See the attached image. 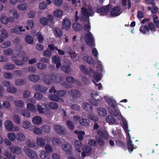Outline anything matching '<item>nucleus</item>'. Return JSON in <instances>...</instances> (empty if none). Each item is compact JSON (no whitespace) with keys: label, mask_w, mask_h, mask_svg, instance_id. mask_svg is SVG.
<instances>
[{"label":"nucleus","mask_w":159,"mask_h":159,"mask_svg":"<svg viewBox=\"0 0 159 159\" xmlns=\"http://www.w3.org/2000/svg\"><path fill=\"white\" fill-rule=\"evenodd\" d=\"M25 40L28 43L31 44L33 42L34 39L30 35H28L25 37Z\"/></svg>","instance_id":"obj_45"},{"label":"nucleus","mask_w":159,"mask_h":159,"mask_svg":"<svg viewBox=\"0 0 159 159\" xmlns=\"http://www.w3.org/2000/svg\"><path fill=\"white\" fill-rule=\"evenodd\" d=\"M66 125L71 130H73L75 128V125L70 120L67 121Z\"/></svg>","instance_id":"obj_46"},{"label":"nucleus","mask_w":159,"mask_h":159,"mask_svg":"<svg viewBox=\"0 0 159 159\" xmlns=\"http://www.w3.org/2000/svg\"><path fill=\"white\" fill-rule=\"evenodd\" d=\"M148 25L149 30H150L151 31L153 32H155L156 30L155 27L152 23L150 22H149Z\"/></svg>","instance_id":"obj_51"},{"label":"nucleus","mask_w":159,"mask_h":159,"mask_svg":"<svg viewBox=\"0 0 159 159\" xmlns=\"http://www.w3.org/2000/svg\"><path fill=\"white\" fill-rule=\"evenodd\" d=\"M13 52V49L11 48H8L5 49L3 51V54L6 55H10Z\"/></svg>","instance_id":"obj_42"},{"label":"nucleus","mask_w":159,"mask_h":159,"mask_svg":"<svg viewBox=\"0 0 159 159\" xmlns=\"http://www.w3.org/2000/svg\"><path fill=\"white\" fill-rule=\"evenodd\" d=\"M45 149L46 152L49 153L52 152L53 148L51 145L48 144H47L45 146Z\"/></svg>","instance_id":"obj_47"},{"label":"nucleus","mask_w":159,"mask_h":159,"mask_svg":"<svg viewBox=\"0 0 159 159\" xmlns=\"http://www.w3.org/2000/svg\"><path fill=\"white\" fill-rule=\"evenodd\" d=\"M54 129L57 134L60 135H64L66 133V128L60 125H55L54 126Z\"/></svg>","instance_id":"obj_3"},{"label":"nucleus","mask_w":159,"mask_h":159,"mask_svg":"<svg viewBox=\"0 0 159 159\" xmlns=\"http://www.w3.org/2000/svg\"><path fill=\"white\" fill-rule=\"evenodd\" d=\"M39 155L42 159H49L50 158V154L44 150L40 152Z\"/></svg>","instance_id":"obj_21"},{"label":"nucleus","mask_w":159,"mask_h":159,"mask_svg":"<svg viewBox=\"0 0 159 159\" xmlns=\"http://www.w3.org/2000/svg\"><path fill=\"white\" fill-rule=\"evenodd\" d=\"M11 44V43L9 41L4 42L1 45V47L2 48H6L9 46Z\"/></svg>","instance_id":"obj_59"},{"label":"nucleus","mask_w":159,"mask_h":159,"mask_svg":"<svg viewBox=\"0 0 159 159\" xmlns=\"http://www.w3.org/2000/svg\"><path fill=\"white\" fill-rule=\"evenodd\" d=\"M49 107L52 109H56L58 107V104L54 102H51L48 104Z\"/></svg>","instance_id":"obj_43"},{"label":"nucleus","mask_w":159,"mask_h":159,"mask_svg":"<svg viewBox=\"0 0 159 159\" xmlns=\"http://www.w3.org/2000/svg\"><path fill=\"white\" fill-rule=\"evenodd\" d=\"M91 147L86 146L83 147V152H82V156L83 157H84L86 156V154L89 153L91 152Z\"/></svg>","instance_id":"obj_19"},{"label":"nucleus","mask_w":159,"mask_h":159,"mask_svg":"<svg viewBox=\"0 0 159 159\" xmlns=\"http://www.w3.org/2000/svg\"><path fill=\"white\" fill-rule=\"evenodd\" d=\"M120 118H121L122 120L123 125V127L126 133L127 136H129V138H131V136L130 135L129 133V132L130 131V130L128 128L127 121L125 119L122 115H121V117Z\"/></svg>","instance_id":"obj_10"},{"label":"nucleus","mask_w":159,"mask_h":159,"mask_svg":"<svg viewBox=\"0 0 159 159\" xmlns=\"http://www.w3.org/2000/svg\"><path fill=\"white\" fill-rule=\"evenodd\" d=\"M37 144L40 147H43L45 144V140L42 138L37 139L36 141Z\"/></svg>","instance_id":"obj_25"},{"label":"nucleus","mask_w":159,"mask_h":159,"mask_svg":"<svg viewBox=\"0 0 159 159\" xmlns=\"http://www.w3.org/2000/svg\"><path fill=\"white\" fill-rule=\"evenodd\" d=\"M52 2L57 6H60L62 4V0H52Z\"/></svg>","instance_id":"obj_56"},{"label":"nucleus","mask_w":159,"mask_h":159,"mask_svg":"<svg viewBox=\"0 0 159 159\" xmlns=\"http://www.w3.org/2000/svg\"><path fill=\"white\" fill-rule=\"evenodd\" d=\"M85 40L86 43L88 46L91 47H94L95 46L93 37L91 32H89L85 34Z\"/></svg>","instance_id":"obj_2"},{"label":"nucleus","mask_w":159,"mask_h":159,"mask_svg":"<svg viewBox=\"0 0 159 159\" xmlns=\"http://www.w3.org/2000/svg\"><path fill=\"white\" fill-rule=\"evenodd\" d=\"M88 144L91 146H96L97 145V142L94 139H90L88 142Z\"/></svg>","instance_id":"obj_58"},{"label":"nucleus","mask_w":159,"mask_h":159,"mask_svg":"<svg viewBox=\"0 0 159 159\" xmlns=\"http://www.w3.org/2000/svg\"><path fill=\"white\" fill-rule=\"evenodd\" d=\"M39 22L41 24L44 26L47 25L48 23L47 18L44 17H41L40 18Z\"/></svg>","instance_id":"obj_37"},{"label":"nucleus","mask_w":159,"mask_h":159,"mask_svg":"<svg viewBox=\"0 0 159 159\" xmlns=\"http://www.w3.org/2000/svg\"><path fill=\"white\" fill-rule=\"evenodd\" d=\"M63 14V11L60 9H57L55 10L53 13L54 16L57 18L61 17Z\"/></svg>","instance_id":"obj_26"},{"label":"nucleus","mask_w":159,"mask_h":159,"mask_svg":"<svg viewBox=\"0 0 159 159\" xmlns=\"http://www.w3.org/2000/svg\"><path fill=\"white\" fill-rule=\"evenodd\" d=\"M84 60L88 63L92 64L94 63V60L91 57L89 56H85L84 57Z\"/></svg>","instance_id":"obj_27"},{"label":"nucleus","mask_w":159,"mask_h":159,"mask_svg":"<svg viewBox=\"0 0 159 159\" xmlns=\"http://www.w3.org/2000/svg\"><path fill=\"white\" fill-rule=\"evenodd\" d=\"M129 139L128 141V148L130 150V152L131 153L133 151V145H134L132 141L130 139L131 138L129 137Z\"/></svg>","instance_id":"obj_40"},{"label":"nucleus","mask_w":159,"mask_h":159,"mask_svg":"<svg viewBox=\"0 0 159 159\" xmlns=\"http://www.w3.org/2000/svg\"><path fill=\"white\" fill-rule=\"evenodd\" d=\"M107 121L110 124H113L115 121V118L111 116H108L106 118Z\"/></svg>","instance_id":"obj_39"},{"label":"nucleus","mask_w":159,"mask_h":159,"mask_svg":"<svg viewBox=\"0 0 159 159\" xmlns=\"http://www.w3.org/2000/svg\"><path fill=\"white\" fill-rule=\"evenodd\" d=\"M93 77L94 79L97 82L98 81L101 80L100 74L98 72H96L94 73Z\"/></svg>","instance_id":"obj_60"},{"label":"nucleus","mask_w":159,"mask_h":159,"mask_svg":"<svg viewBox=\"0 0 159 159\" xmlns=\"http://www.w3.org/2000/svg\"><path fill=\"white\" fill-rule=\"evenodd\" d=\"M33 132L37 135L41 134L42 133V130L40 129L37 127L35 128L33 130Z\"/></svg>","instance_id":"obj_61"},{"label":"nucleus","mask_w":159,"mask_h":159,"mask_svg":"<svg viewBox=\"0 0 159 159\" xmlns=\"http://www.w3.org/2000/svg\"><path fill=\"white\" fill-rule=\"evenodd\" d=\"M14 67V65L11 63H10L5 66V68L6 69L8 70H11Z\"/></svg>","instance_id":"obj_63"},{"label":"nucleus","mask_w":159,"mask_h":159,"mask_svg":"<svg viewBox=\"0 0 159 159\" xmlns=\"http://www.w3.org/2000/svg\"><path fill=\"white\" fill-rule=\"evenodd\" d=\"M42 130L43 132L46 133H48L50 132V128L47 125H44L42 126Z\"/></svg>","instance_id":"obj_41"},{"label":"nucleus","mask_w":159,"mask_h":159,"mask_svg":"<svg viewBox=\"0 0 159 159\" xmlns=\"http://www.w3.org/2000/svg\"><path fill=\"white\" fill-rule=\"evenodd\" d=\"M53 31L55 36L57 37H60L62 35V32L61 30L58 28H55Z\"/></svg>","instance_id":"obj_31"},{"label":"nucleus","mask_w":159,"mask_h":159,"mask_svg":"<svg viewBox=\"0 0 159 159\" xmlns=\"http://www.w3.org/2000/svg\"><path fill=\"white\" fill-rule=\"evenodd\" d=\"M66 93V92L65 90H62L58 91L57 93L58 96L61 97L64 96Z\"/></svg>","instance_id":"obj_62"},{"label":"nucleus","mask_w":159,"mask_h":159,"mask_svg":"<svg viewBox=\"0 0 159 159\" xmlns=\"http://www.w3.org/2000/svg\"><path fill=\"white\" fill-rule=\"evenodd\" d=\"M52 60L53 63H56V67L57 69H58L61 66V64L60 62V58L58 56H55L52 58Z\"/></svg>","instance_id":"obj_18"},{"label":"nucleus","mask_w":159,"mask_h":159,"mask_svg":"<svg viewBox=\"0 0 159 159\" xmlns=\"http://www.w3.org/2000/svg\"><path fill=\"white\" fill-rule=\"evenodd\" d=\"M48 98L51 101L58 102L60 100L59 97L55 94H51L48 96Z\"/></svg>","instance_id":"obj_32"},{"label":"nucleus","mask_w":159,"mask_h":159,"mask_svg":"<svg viewBox=\"0 0 159 159\" xmlns=\"http://www.w3.org/2000/svg\"><path fill=\"white\" fill-rule=\"evenodd\" d=\"M62 25L63 29L66 30H68L70 27L71 23L69 19L65 18L62 21Z\"/></svg>","instance_id":"obj_11"},{"label":"nucleus","mask_w":159,"mask_h":159,"mask_svg":"<svg viewBox=\"0 0 159 159\" xmlns=\"http://www.w3.org/2000/svg\"><path fill=\"white\" fill-rule=\"evenodd\" d=\"M120 8L119 7H115L111 11V16H115L119 15L120 14Z\"/></svg>","instance_id":"obj_14"},{"label":"nucleus","mask_w":159,"mask_h":159,"mask_svg":"<svg viewBox=\"0 0 159 159\" xmlns=\"http://www.w3.org/2000/svg\"><path fill=\"white\" fill-rule=\"evenodd\" d=\"M33 89L37 91H39L44 93L48 90L47 87L38 84L34 85L33 87Z\"/></svg>","instance_id":"obj_9"},{"label":"nucleus","mask_w":159,"mask_h":159,"mask_svg":"<svg viewBox=\"0 0 159 159\" xmlns=\"http://www.w3.org/2000/svg\"><path fill=\"white\" fill-rule=\"evenodd\" d=\"M73 28L75 31H80L83 29L82 25L78 23H75L72 25Z\"/></svg>","instance_id":"obj_29"},{"label":"nucleus","mask_w":159,"mask_h":159,"mask_svg":"<svg viewBox=\"0 0 159 159\" xmlns=\"http://www.w3.org/2000/svg\"><path fill=\"white\" fill-rule=\"evenodd\" d=\"M107 102L108 104L112 107V108H111L116 107V102L115 101L110 99L107 101Z\"/></svg>","instance_id":"obj_44"},{"label":"nucleus","mask_w":159,"mask_h":159,"mask_svg":"<svg viewBox=\"0 0 159 159\" xmlns=\"http://www.w3.org/2000/svg\"><path fill=\"white\" fill-rule=\"evenodd\" d=\"M68 94L74 98L80 97L81 95V92L75 89H70L68 91Z\"/></svg>","instance_id":"obj_8"},{"label":"nucleus","mask_w":159,"mask_h":159,"mask_svg":"<svg viewBox=\"0 0 159 159\" xmlns=\"http://www.w3.org/2000/svg\"><path fill=\"white\" fill-rule=\"evenodd\" d=\"M97 134L98 135L105 139H107L108 138V134L107 132L105 131L98 130L97 131Z\"/></svg>","instance_id":"obj_23"},{"label":"nucleus","mask_w":159,"mask_h":159,"mask_svg":"<svg viewBox=\"0 0 159 159\" xmlns=\"http://www.w3.org/2000/svg\"><path fill=\"white\" fill-rule=\"evenodd\" d=\"M27 108L30 111L35 112L36 111V109L35 106L32 103H28L27 104Z\"/></svg>","instance_id":"obj_34"},{"label":"nucleus","mask_w":159,"mask_h":159,"mask_svg":"<svg viewBox=\"0 0 159 159\" xmlns=\"http://www.w3.org/2000/svg\"><path fill=\"white\" fill-rule=\"evenodd\" d=\"M148 10L151 11L152 13H157L158 11V8L155 6V5H152V8L148 7Z\"/></svg>","instance_id":"obj_49"},{"label":"nucleus","mask_w":159,"mask_h":159,"mask_svg":"<svg viewBox=\"0 0 159 159\" xmlns=\"http://www.w3.org/2000/svg\"><path fill=\"white\" fill-rule=\"evenodd\" d=\"M37 66L40 70H43L46 68L47 66L45 64L39 62L37 64Z\"/></svg>","instance_id":"obj_50"},{"label":"nucleus","mask_w":159,"mask_h":159,"mask_svg":"<svg viewBox=\"0 0 159 159\" xmlns=\"http://www.w3.org/2000/svg\"><path fill=\"white\" fill-rule=\"evenodd\" d=\"M7 91L11 93H14L17 91V89L13 86H10L7 89Z\"/></svg>","instance_id":"obj_38"},{"label":"nucleus","mask_w":159,"mask_h":159,"mask_svg":"<svg viewBox=\"0 0 159 159\" xmlns=\"http://www.w3.org/2000/svg\"><path fill=\"white\" fill-rule=\"evenodd\" d=\"M61 70L65 73L70 74L72 72V70L68 65H63L61 67Z\"/></svg>","instance_id":"obj_17"},{"label":"nucleus","mask_w":159,"mask_h":159,"mask_svg":"<svg viewBox=\"0 0 159 159\" xmlns=\"http://www.w3.org/2000/svg\"><path fill=\"white\" fill-rule=\"evenodd\" d=\"M25 154L29 157L32 158H36L38 157L37 154L33 150L27 147L24 148Z\"/></svg>","instance_id":"obj_5"},{"label":"nucleus","mask_w":159,"mask_h":159,"mask_svg":"<svg viewBox=\"0 0 159 159\" xmlns=\"http://www.w3.org/2000/svg\"><path fill=\"white\" fill-rule=\"evenodd\" d=\"M34 97L38 100H41L43 98V95L42 94L39 93H36L34 94Z\"/></svg>","instance_id":"obj_57"},{"label":"nucleus","mask_w":159,"mask_h":159,"mask_svg":"<svg viewBox=\"0 0 159 159\" xmlns=\"http://www.w3.org/2000/svg\"><path fill=\"white\" fill-rule=\"evenodd\" d=\"M111 5H109L102 7L101 8H98L97 12L100 14L104 15L108 13L112 8Z\"/></svg>","instance_id":"obj_4"},{"label":"nucleus","mask_w":159,"mask_h":159,"mask_svg":"<svg viewBox=\"0 0 159 159\" xmlns=\"http://www.w3.org/2000/svg\"><path fill=\"white\" fill-rule=\"evenodd\" d=\"M32 122L33 124L39 125L41 124L42 121V118L39 116H36L32 118Z\"/></svg>","instance_id":"obj_24"},{"label":"nucleus","mask_w":159,"mask_h":159,"mask_svg":"<svg viewBox=\"0 0 159 159\" xmlns=\"http://www.w3.org/2000/svg\"><path fill=\"white\" fill-rule=\"evenodd\" d=\"M5 125L6 129L8 131H13L14 128L13 125L11 120H6L5 122Z\"/></svg>","instance_id":"obj_13"},{"label":"nucleus","mask_w":159,"mask_h":159,"mask_svg":"<svg viewBox=\"0 0 159 159\" xmlns=\"http://www.w3.org/2000/svg\"><path fill=\"white\" fill-rule=\"evenodd\" d=\"M80 68L81 71L84 74H87L88 73V70L84 65H82L80 66Z\"/></svg>","instance_id":"obj_53"},{"label":"nucleus","mask_w":159,"mask_h":159,"mask_svg":"<svg viewBox=\"0 0 159 159\" xmlns=\"http://www.w3.org/2000/svg\"><path fill=\"white\" fill-rule=\"evenodd\" d=\"M53 82L59 83L62 81L64 79V77L57 74H53L51 75Z\"/></svg>","instance_id":"obj_7"},{"label":"nucleus","mask_w":159,"mask_h":159,"mask_svg":"<svg viewBox=\"0 0 159 159\" xmlns=\"http://www.w3.org/2000/svg\"><path fill=\"white\" fill-rule=\"evenodd\" d=\"M52 142L54 146H58L62 143L61 141L59 139L57 138H53L52 139Z\"/></svg>","instance_id":"obj_33"},{"label":"nucleus","mask_w":159,"mask_h":159,"mask_svg":"<svg viewBox=\"0 0 159 159\" xmlns=\"http://www.w3.org/2000/svg\"><path fill=\"white\" fill-rule=\"evenodd\" d=\"M67 81L70 83H75L76 81L75 78L71 76H67L66 78Z\"/></svg>","instance_id":"obj_48"},{"label":"nucleus","mask_w":159,"mask_h":159,"mask_svg":"<svg viewBox=\"0 0 159 159\" xmlns=\"http://www.w3.org/2000/svg\"><path fill=\"white\" fill-rule=\"evenodd\" d=\"M31 125V123L29 121H25L23 122L22 126L24 128L27 129L29 128Z\"/></svg>","instance_id":"obj_52"},{"label":"nucleus","mask_w":159,"mask_h":159,"mask_svg":"<svg viewBox=\"0 0 159 159\" xmlns=\"http://www.w3.org/2000/svg\"><path fill=\"white\" fill-rule=\"evenodd\" d=\"M28 78L30 80L33 82H37L40 79L39 76L35 74H32L28 76Z\"/></svg>","instance_id":"obj_22"},{"label":"nucleus","mask_w":159,"mask_h":159,"mask_svg":"<svg viewBox=\"0 0 159 159\" xmlns=\"http://www.w3.org/2000/svg\"><path fill=\"white\" fill-rule=\"evenodd\" d=\"M78 12L76 11L75 15V21H77L79 18L81 21H86L90 16H93V15L94 14V8L93 7L89 6L88 7V9H87L85 6H84L81 8V14L80 16H78Z\"/></svg>","instance_id":"obj_1"},{"label":"nucleus","mask_w":159,"mask_h":159,"mask_svg":"<svg viewBox=\"0 0 159 159\" xmlns=\"http://www.w3.org/2000/svg\"><path fill=\"white\" fill-rule=\"evenodd\" d=\"M109 111L110 113L112 115L114 116H117L119 115H121L120 114V111L116 108L114 107L113 108H109ZM121 116H120V118Z\"/></svg>","instance_id":"obj_16"},{"label":"nucleus","mask_w":159,"mask_h":159,"mask_svg":"<svg viewBox=\"0 0 159 159\" xmlns=\"http://www.w3.org/2000/svg\"><path fill=\"white\" fill-rule=\"evenodd\" d=\"M83 108L87 111L91 110L92 109V106L89 103L87 102H84L82 105Z\"/></svg>","instance_id":"obj_36"},{"label":"nucleus","mask_w":159,"mask_h":159,"mask_svg":"<svg viewBox=\"0 0 159 159\" xmlns=\"http://www.w3.org/2000/svg\"><path fill=\"white\" fill-rule=\"evenodd\" d=\"M8 139L11 141H13L16 138V135L13 133H10L8 135Z\"/></svg>","instance_id":"obj_64"},{"label":"nucleus","mask_w":159,"mask_h":159,"mask_svg":"<svg viewBox=\"0 0 159 159\" xmlns=\"http://www.w3.org/2000/svg\"><path fill=\"white\" fill-rule=\"evenodd\" d=\"M37 110L39 113L43 114L44 113V108L39 104L37 105Z\"/></svg>","instance_id":"obj_54"},{"label":"nucleus","mask_w":159,"mask_h":159,"mask_svg":"<svg viewBox=\"0 0 159 159\" xmlns=\"http://www.w3.org/2000/svg\"><path fill=\"white\" fill-rule=\"evenodd\" d=\"M72 149V145L68 143H66L62 147L63 150L65 152L70 155L72 153L71 152Z\"/></svg>","instance_id":"obj_12"},{"label":"nucleus","mask_w":159,"mask_h":159,"mask_svg":"<svg viewBox=\"0 0 159 159\" xmlns=\"http://www.w3.org/2000/svg\"><path fill=\"white\" fill-rule=\"evenodd\" d=\"M79 122L80 125L85 127L89 126L90 124V121L89 120L84 118L80 119Z\"/></svg>","instance_id":"obj_20"},{"label":"nucleus","mask_w":159,"mask_h":159,"mask_svg":"<svg viewBox=\"0 0 159 159\" xmlns=\"http://www.w3.org/2000/svg\"><path fill=\"white\" fill-rule=\"evenodd\" d=\"M97 112L98 115L101 117H104L107 115V112L106 110L103 108H99Z\"/></svg>","instance_id":"obj_28"},{"label":"nucleus","mask_w":159,"mask_h":159,"mask_svg":"<svg viewBox=\"0 0 159 159\" xmlns=\"http://www.w3.org/2000/svg\"><path fill=\"white\" fill-rule=\"evenodd\" d=\"M88 118L93 121H96L98 120V118L97 116L93 114H90L89 115Z\"/></svg>","instance_id":"obj_55"},{"label":"nucleus","mask_w":159,"mask_h":159,"mask_svg":"<svg viewBox=\"0 0 159 159\" xmlns=\"http://www.w3.org/2000/svg\"><path fill=\"white\" fill-rule=\"evenodd\" d=\"M74 133L76 134H78V138L80 140H82L83 136L85 134L84 132L81 131H75Z\"/></svg>","instance_id":"obj_35"},{"label":"nucleus","mask_w":159,"mask_h":159,"mask_svg":"<svg viewBox=\"0 0 159 159\" xmlns=\"http://www.w3.org/2000/svg\"><path fill=\"white\" fill-rule=\"evenodd\" d=\"M44 82L47 84L49 85L53 82L51 75L46 76L44 79Z\"/></svg>","instance_id":"obj_30"},{"label":"nucleus","mask_w":159,"mask_h":159,"mask_svg":"<svg viewBox=\"0 0 159 159\" xmlns=\"http://www.w3.org/2000/svg\"><path fill=\"white\" fill-rule=\"evenodd\" d=\"M91 95L92 99L90 101V102L93 105H97L98 102L102 100L101 97L96 93H92Z\"/></svg>","instance_id":"obj_6"},{"label":"nucleus","mask_w":159,"mask_h":159,"mask_svg":"<svg viewBox=\"0 0 159 159\" xmlns=\"http://www.w3.org/2000/svg\"><path fill=\"white\" fill-rule=\"evenodd\" d=\"M73 145L75 151L78 152L80 153L82 146V144L81 142L78 140H76L74 142Z\"/></svg>","instance_id":"obj_15"}]
</instances>
